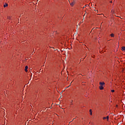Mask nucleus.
I'll return each instance as SVG.
<instances>
[{"label": "nucleus", "mask_w": 125, "mask_h": 125, "mask_svg": "<svg viewBox=\"0 0 125 125\" xmlns=\"http://www.w3.org/2000/svg\"><path fill=\"white\" fill-rule=\"evenodd\" d=\"M107 119V121H109V116H107L106 117H104L103 118V120H106Z\"/></svg>", "instance_id": "f03ea898"}, {"label": "nucleus", "mask_w": 125, "mask_h": 125, "mask_svg": "<svg viewBox=\"0 0 125 125\" xmlns=\"http://www.w3.org/2000/svg\"><path fill=\"white\" fill-rule=\"evenodd\" d=\"M11 18H12V17L10 16H8L7 17V20H10V19H11Z\"/></svg>", "instance_id": "20e7f679"}, {"label": "nucleus", "mask_w": 125, "mask_h": 125, "mask_svg": "<svg viewBox=\"0 0 125 125\" xmlns=\"http://www.w3.org/2000/svg\"><path fill=\"white\" fill-rule=\"evenodd\" d=\"M90 115V116H92V110L90 109L89 110Z\"/></svg>", "instance_id": "0eeeda50"}, {"label": "nucleus", "mask_w": 125, "mask_h": 125, "mask_svg": "<svg viewBox=\"0 0 125 125\" xmlns=\"http://www.w3.org/2000/svg\"><path fill=\"white\" fill-rule=\"evenodd\" d=\"M7 6H8V4L7 3H6L3 5V7H7Z\"/></svg>", "instance_id": "6e6552de"}, {"label": "nucleus", "mask_w": 125, "mask_h": 125, "mask_svg": "<svg viewBox=\"0 0 125 125\" xmlns=\"http://www.w3.org/2000/svg\"><path fill=\"white\" fill-rule=\"evenodd\" d=\"M79 75H82V74H80Z\"/></svg>", "instance_id": "4468645a"}, {"label": "nucleus", "mask_w": 125, "mask_h": 125, "mask_svg": "<svg viewBox=\"0 0 125 125\" xmlns=\"http://www.w3.org/2000/svg\"><path fill=\"white\" fill-rule=\"evenodd\" d=\"M75 5V2H72L70 3V5L71 6H74V5Z\"/></svg>", "instance_id": "423d86ee"}, {"label": "nucleus", "mask_w": 125, "mask_h": 125, "mask_svg": "<svg viewBox=\"0 0 125 125\" xmlns=\"http://www.w3.org/2000/svg\"><path fill=\"white\" fill-rule=\"evenodd\" d=\"M99 84V89L100 90H103V89H104V86L105 85V83L104 82H100Z\"/></svg>", "instance_id": "f257e3e1"}, {"label": "nucleus", "mask_w": 125, "mask_h": 125, "mask_svg": "<svg viewBox=\"0 0 125 125\" xmlns=\"http://www.w3.org/2000/svg\"><path fill=\"white\" fill-rule=\"evenodd\" d=\"M98 15H104L103 14H98Z\"/></svg>", "instance_id": "f8f14e48"}, {"label": "nucleus", "mask_w": 125, "mask_h": 125, "mask_svg": "<svg viewBox=\"0 0 125 125\" xmlns=\"http://www.w3.org/2000/svg\"><path fill=\"white\" fill-rule=\"evenodd\" d=\"M111 92H115V90H111Z\"/></svg>", "instance_id": "9d476101"}, {"label": "nucleus", "mask_w": 125, "mask_h": 125, "mask_svg": "<svg viewBox=\"0 0 125 125\" xmlns=\"http://www.w3.org/2000/svg\"><path fill=\"white\" fill-rule=\"evenodd\" d=\"M37 1H39V0H38Z\"/></svg>", "instance_id": "2eb2a0df"}, {"label": "nucleus", "mask_w": 125, "mask_h": 125, "mask_svg": "<svg viewBox=\"0 0 125 125\" xmlns=\"http://www.w3.org/2000/svg\"><path fill=\"white\" fill-rule=\"evenodd\" d=\"M121 50L122 51H125V46L122 47Z\"/></svg>", "instance_id": "39448f33"}, {"label": "nucleus", "mask_w": 125, "mask_h": 125, "mask_svg": "<svg viewBox=\"0 0 125 125\" xmlns=\"http://www.w3.org/2000/svg\"><path fill=\"white\" fill-rule=\"evenodd\" d=\"M110 36L112 38H114V37H115V35H114V34L112 33V34H110Z\"/></svg>", "instance_id": "1a4fd4ad"}, {"label": "nucleus", "mask_w": 125, "mask_h": 125, "mask_svg": "<svg viewBox=\"0 0 125 125\" xmlns=\"http://www.w3.org/2000/svg\"><path fill=\"white\" fill-rule=\"evenodd\" d=\"M73 83V82H72L71 83ZM71 83H70V84L67 87H69L71 86Z\"/></svg>", "instance_id": "9b49d317"}, {"label": "nucleus", "mask_w": 125, "mask_h": 125, "mask_svg": "<svg viewBox=\"0 0 125 125\" xmlns=\"http://www.w3.org/2000/svg\"><path fill=\"white\" fill-rule=\"evenodd\" d=\"M28 69H29L28 65L25 66L24 71L26 72V73L28 72Z\"/></svg>", "instance_id": "7ed1b4c3"}, {"label": "nucleus", "mask_w": 125, "mask_h": 125, "mask_svg": "<svg viewBox=\"0 0 125 125\" xmlns=\"http://www.w3.org/2000/svg\"><path fill=\"white\" fill-rule=\"evenodd\" d=\"M110 2L112 3V1H110Z\"/></svg>", "instance_id": "ddd939ff"}]
</instances>
